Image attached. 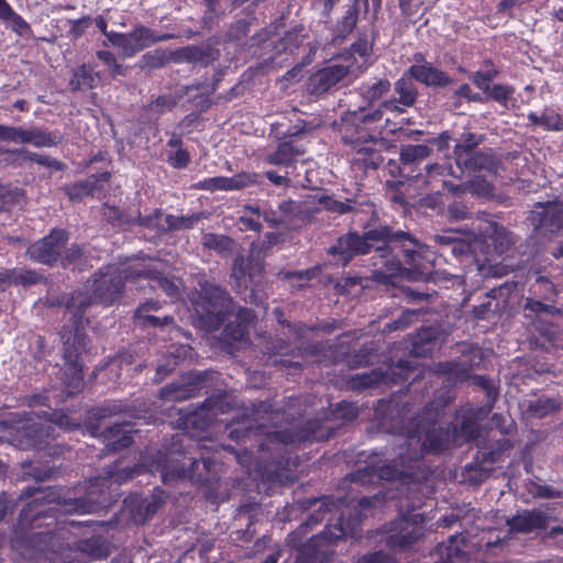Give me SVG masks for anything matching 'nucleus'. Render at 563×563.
Wrapping results in <instances>:
<instances>
[{"label": "nucleus", "instance_id": "f257e3e1", "mask_svg": "<svg viewBox=\"0 0 563 563\" xmlns=\"http://www.w3.org/2000/svg\"><path fill=\"white\" fill-rule=\"evenodd\" d=\"M244 410L242 421L228 426L229 438L238 443H246V440L254 438L262 476L267 481L283 484L295 481L298 466L297 457L289 456L286 445L327 441L334 435L341 424L351 422L358 416L356 406L340 401L333 410L296 427L283 431H267L266 422H272L277 413L273 402L255 401Z\"/></svg>", "mask_w": 563, "mask_h": 563}, {"label": "nucleus", "instance_id": "f03ea898", "mask_svg": "<svg viewBox=\"0 0 563 563\" xmlns=\"http://www.w3.org/2000/svg\"><path fill=\"white\" fill-rule=\"evenodd\" d=\"M30 499L20 510L18 521L13 526L11 545L15 550L33 548L36 543L51 537V529L33 532L43 527L49 528L56 523V506H65L66 511L89 514L101 500L92 497V492L79 498H67L63 487L27 486L23 488L18 501Z\"/></svg>", "mask_w": 563, "mask_h": 563}, {"label": "nucleus", "instance_id": "7ed1b4c3", "mask_svg": "<svg viewBox=\"0 0 563 563\" xmlns=\"http://www.w3.org/2000/svg\"><path fill=\"white\" fill-rule=\"evenodd\" d=\"M30 407H47L40 412L13 411L0 420V431L7 441L20 450L46 451L54 457L63 452L59 444L52 442L57 438V428L75 430L80 423L70 418L63 409L52 408L49 394H34L27 398Z\"/></svg>", "mask_w": 563, "mask_h": 563}, {"label": "nucleus", "instance_id": "20e7f679", "mask_svg": "<svg viewBox=\"0 0 563 563\" xmlns=\"http://www.w3.org/2000/svg\"><path fill=\"white\" fill-rule=\"evenodd\" d=\"M374 415L378 426L386 432L405 438L399 456L402 455L405 461L415 454L419 456V478L423 454H441L450 449L457 431L453 423L437 426L435 418H427L426 412L406 420L405 408L391 399H379Z\"/></svg>", "mask_w": 563, "mask_h": 563}, {"label": "nucleus", "instance_id": "39448f33", "mask_svg": "<svg viewBox=\"0 0 563 563\" xmlns=\"http://www.w3.org/2000/svg\"><path fill=\"white\" fill-rule=\"evenodd\" d=\"M135 268L136 265L133 264L104 265L95 274L91 295L76 290L65 299L64 305L71 314L76 330H79L84 316L92 303L110 307L120 299L125 282L136 280Z\"/></svg>", "mask_w": 563, "mask_h": 563}, {"label": "nucleus", "instance_id": "423d86ee", "mask_svg": "<svg viewBox=\"0 0 563 563\" xmlns=\"http://www.w3.org/2000/svg\"><path fill=\"white\" fill-rule=\"evenodd\" d=\"M529 291L531 296L525 299L523 317L539 335L543 349L555 347L561 332L555 319L563 314L562 309L553 305L558 290L549 278L539 276Z\"/></svg>", "mask_w": 563, "mask_h": 563}, {"label": "nucleus", "instance_id": "0eeeda50", "mask_svg": "<svg viewBox=\"0 0 563 563\" xmlns=\"http://www.w3.org/2000/svg\"><path fill=\"white\" fill-rule=\"evenodd\" d=\"M375 497H361L355 506L346 503L345 498L333 496H321L298 499L296 507L300 511H309L311 514L307 517L306 521L299 526V530L307 532L308 529L321 523L323 520L332 519V525L342 522L344 527L347 526L350 518L360 516V523L355 531H346V536H354L358 532L361 523L365 517L364 510L371 509L375 504Z\"/></svg>", "mask_w": 563, "mask_h": 563}, {"label": "nucleus", "instance_id": "6e6552de", "mask_svg": "<svg viewBox=\"0 0 563 563\" xmlns=\"http://www.w3.org/2000/svg\"><path fill=\"white\" fill-rule=\"evenodd\" d=\"M382 104L368 112L363 110L352 115V121H346L340 129L343 143L357 154L363 155L361 161L366 168L376 169L383 163V156L376 148L379 142L378 135L371 130V124L383 119Z\"/></svg>", "mask_w": 563, "mask_h": 563}, {"label": "nucleus", "instance_id": "1a4fd4ad", "mask_svg": "<svg viewBox=\"0 0 563 563\" xmlns=\"http://www.w3.org/2000/svg\"><path fill=\"white\" fill-rule=\"evenodd\" d=\"M165 484L188 479L201 486H209L217 481V462L212 456L191 455L189 451L170 450L166 459L158 464Z\"/></svg>", "mask_w": 563, "mask_h": 563}, {"label": "nucleus", "instance_id": "9d476101", "mask_svg": "<svg viewBox=\"0 0 563 563\" xmlns=\"http://www.w3.org/2000/svg\"><path fill=\"white\" fill-rule=\"evenodd\" d=\"M377 456V453L372 454L369 463L351 472L347 475L350 482L360 485H372L378 481H398L407 484L419 481V456L417 454L409 456L406 461L402 455H398L383 464H380V461H376L375 457Z\"/></svg>", "mask_w": 563, "mask_h": 563}, {"label": "nucleus", "instance_id": "9b49d317", "mask_svg": "<svg viewBox=\"0 0 563 563\" xmlns=\"http://www.w3.org/2000/svg\"><path fill=\"white\" fill-rule=\"evenodd\" d=\"M263 249H249L246 255L242 249L232 265L231 277L234 279V287L246 302L255 306L263 305L266 300L264 291L265 265L261 256Z\"/></svg>", "mask_w": 563, "mask_h": 563}, {"label": "nucleus", "instance_id": "f8f14e48", "mask_svg": "<svg viewBox=\"0 0 563 563\" xmlns=\"http://www.w3.org/2000/svg\"><path fill=\"white\" fill-rule=\"evenodd\" d=\"M191 303L200 325L208 331L219 330L233 311L229 292L209 282L200 284V290Z\"/></svg>", "mask_w": 563, "mask_h": 563}, {"label": "nucleus", "instance_id": "ddd939ff", "mask_svg": "<svg viewBox=\"0 0 563 563\" xmlns=\"http://www.w3.org/2000/svg\"><path fill=\"white\" fill-rule=\"evenodd\" d=\"M86 341L87 335L76 330L73 338H68L64 343L65 369L63 373V384L67 397H73L84 389L81 354L86 349Z\"/></svg>", "mask_w": 563, "mask_h": 563}, {"label": "nucleus", "instance_id": "4468645a", "mask_svg": "<svg viewBox=\"0 0 563 563\" xmlns=\"http://www.w3.org/2000/svg\"><path fill=\"white\" fill-rule=\"evenodd\" d=\"M477 446L478 450L473 462L466 464L463 472L467 481L474 484L484 483L489 478L493 468L486 465L503 461L505 454L514 448V443L509 439L503 438L493 444H478Z\"/></svg>", "mask_w": 563, "mask_h": 563}, {"label": "nucleus", "instance_id": "2eb2a0df", "mask_svg": "<svg viewBox=\"0 0 563 563\" xmlns=\"http://www.w3.org/2000/svg\"><path fill=\"white\" fill-rule=\"evenodd\" d=\"M225 398L224 394H219L217 396H211L207 398L201 407L198 409L181 415L178 419V426L181 428L185 433L177 434L173 437V445L183 444V441L190 434V437L198 435L200 432H205L209 429L211 423V418L209 413H217V410H221L223 405V399Z\"/></svg>", "mask_w": 563, "mask_h": 563}, {"label": "nucleus", "instance_id": "dca6fc26", "mask_svg": "<svg viewBox=\"0 0 563 563\" xmlns=\"http://www.w3.org/2000/svg\"><path fill=\"white\" fill-rule=\"evenodd\" d=\"M465 161H467L465 164L456 165L459 173L451 165L430 164L426 166L427 174L430 177L433 175H450L461 178L465 172L473 174H496L498 172L499 162L490 150L476 152Z\"/></svg>", "mask_w": 563, "mask_h": 563}, {"label": "nucleus", "instance_id": "f3484780", "mask_svg": "<svg viewBox=\"0 0 563 563\" xmlns=\"http://www.w3.org/2000/svg\"><path fill=\"white\" fill-rule=\"evenodd\" d=\"M174 38L173 34H157L146 26H137L130 33H113L109 35V42L122 51L123 56L131 57L146 47Z\"/></svg>", "mask_w": 563, "mask_h": 563}, {"label": "nucleus", "instance_id": "a211bd4d", "mask_svg": "<svg viewBox=\"0 0 563 563\" xmlns=\"http://www.w3.org/2000/svg\"><path fill=\"white\" fill-rule=\"evenodd\" d=\"M210 374L208 372H189L180 376V379L164 386L159 397L167 401H183L200 395L207 388Z\"/></svg>", "mask_w": 563, "mask_h": 563}, {"label": "nucleus", "instance_id": "6ab92c4d", "mask_svg": "<svg viewBox=\"0 0 563 563\" xmlns=\"http://www.w3.org/2000/svg\"><path fill=\"white\" fill-rule=\"evenodd\" d=\"M167 498L162 487H155L150 496H130L125 499L131 520L135 525H144L162 508Z\"/></svg>", "mask_w": 563, "mask_h": 563}, {"label": "nucleus", "instance_id": "aec40b11", "mask_svg": "<svg viewBox=\"0 0 563 563\" xmlns=\"http://www.w3.org/2000/svg\"><path fill=\"white\" fill-rule=\"evenodd\" d=\"M351 66L331 64L312 74L307 81L310 95L321 96L335 88L349 74Z\"/></svg>", "mask_w": 563, "mask_h": 563}, {"label": "nucleus", "instance_id": "412c9836", "mask_svg": "<svg viewBox=\"0 0 563 563\" xmlns=\"http://www.w3.org/2000/svg\"><path fill=\"white\" fill-rule=\"evenodd\" d=\"M208 213L197 212L189 216H164L161 210H156L153 216H148L142 220V224L146 227H158L164 232L190 230L198 225L202 219H207Z\"/></svg>", "mask_w": 563, "mask_h": 563}, {"label": "nucleus", "instance_id": "4be33fe9", "mask_svg": "<svg viewBox=\"0 0 563 563\" xmlns=\"http://www.w3.org/2000/svg\"><path fill=\"white\" fill-rule=\"evenodd\" d=\"M538 233L563 229V202H548L536 206L529 217Z\"/></svg>", "mask_w": 563, "mask_h": 563}, {"label": "nucleus", "instance_id": "5701e85b", "mask_svg": "<svg viewBox=\"0 0 563 563\" xmlns=\"http://www.w3.org/2000/svg\"><path fill=\"white\" fill-rule=\"evenodd\" d=\"M423 537L421 526L401 519L395 522L394 532L386 537V547L393 551H408Z\"/></svg>", "mask_w": 563, "mask_h": 563}, {"label": "nucleus", "instance_id": "b1692460", "mask_svg": "<svg viewBox=\"0 0 563 563\" xmlns=\"http://www.w3.org/2000/svg\"><path fill=\"white\" fill-rule=\"evenodd\" d=\"M394 92L397 97L383 101L382 107L400 113L404 108L413 107L419 97L418 88L407 71L394 84Z\"/></svg>", "mask_w": 563, "mask_h": 563}, {"label": "nucleus", "instance_id": "393cba45", "mask_svg": "<svg viewBox=\"0 0 563 563\" xmlns=\"http://www.w3.org/2000/svg\"><path fill=\"white\" fill-rule=\"evenodd\" d=\"M551 517L541 509H525L507 520L510 532L531 533L536 530H545Z\"/></svg>", "mask_w": 563, "mask_h": 563}, {"label": "nucleus", "instance_id": "a878e982", "mask_svg": "<svg viewBox=\"0 0 563 563\" xmlns=\"http://www.w3.org/2000/svg\"><path fill=\"white\" fill-rule=\"evenodd\" d=\"M405 260L412 266V278L420 279L432 274L438 256L433 249H405Z\"/></svg>", "mask_w": 563, "mask_h": 563}, {"label": "nucleus", "instance_id": "bb28decb", "mask_svg": "<svg viewBox=\"0 0 563 563\" xmlns=\"http://www.w3.org/2000/svg\"><path fill=\"white\" fill-rule=\"evenodd\" d=\"M365 241H372L376 243H384L385 246L388 244H404L406 242L416 246H426L424 244L419 245L416 238L406 231L394 230L387 225H379L367 230L363 234Z\"/></svg>", "mask_w": 563, "mask_h": 563}, {"label": "nucleus", "instance_id": "cd10ccee", "mask_svg": "<svg viewBox=\"0 0 563 563\" xmlns=\"http://www.w3.org/2000/svg\"><path fill=\"white\" fill-rule=\"evenodd\" d=\"M90 418L95 420H103L112 417H123L129 419L139 418L135 406L129 400H111L89 410Z\"/></svg>", "mask_w": 563, "mask_h": 563}, {"label": "nucleus", "instance_id": "c85d7f7f", "mask_svg": "<svg viewBox=\"0 0 563 563\" xmlns=\"http://www.w3.org/2000/svg\"><path fill=\"white\" fill-rule=\"evenodd\" d=\"M407 74L413 79L429 87H445L452 79L431 63L416 64L408 68Z\"/></svg>", "mask_w": 563, "mask_h": 563}, {"label": "nucleus", "instance_id": "c756f323", "mask_svg": "<svg viewBox=\"0 0 563 563\" xmlns=\"http://www.w3.org/2000/svg\"><path fill=\"white\" fill-rule=\"evenodd\" d=\"M134 273L136 280H146V286L151 289H159L170 299H177L180 296L178 285L173 279L163 276L162 273L150 268H139L137 266Z\"/></svg>", "mask_w": 563, "mask_h": 563}, {"label": "nucleus", "instance_id": "7c9ffc66", "mask_svg": "<svg viewBox=\"0 0 563 563\" xmlns=\"http://www.w3.org/2000/svg\"><path fill=\"white\" fill-rule=\"evenodd\" d=\"M253 183L247 174H238L232 177L217 176L206 178L192 185V188L208 191L217 190H240Z\"/></svg>", "mask_w": 563, "mask_h": 563}, {"label": "nucleus", "instance_id": "2f4dec72", "mask_svg": "<svg viewBox=\"0 0 563 563\" xmlns=\"http://www.w3.org/2000/svg\"><path fill=\"white\" fill-rule=\"evenodd\" d=\"M372 2L376 8L380 7V0H372ZM362 5L364 12H366L368 0H351V4L347 5L343 16L335 24L336 37L343 40L353 32L357 24Z\"/></svg>", "mask_w": 563, "mask_h": 563}, {"label": "nucleus", "instance_id": "473e14b6", "mask_svg": "<svg viewBox=\"0 0 563 563\" xmlns=\"http://www.w3.org/2000/svg\"><path fill=\"white\" fill-rule=\"evenodd\" d=\"M484 246H511L516 244L514 234L494 221H487L479 229Z\"/></svg>", "mask_w": 563, "mask_h": 563}, {"label": "nucleus", "instance_id": "72a5a7b5", "mask_svg": "<svg viewBox=\"0 0 563 563\" xmlns=\"http://www.w3.org/2000/svg\"><path fill=\"white\" fill-rule=\"evenodd\" d=\"M100 437L106 442L104 451L107 453H117L133 443L132 431L123 429L122 424L118 423L106 428Z\"/></svg>", "mask_w": 563, "mask_h": 563}, {"label": "nucleus", "instance_id": "f704fd0d", "mask_svg": "<svg viewBox=\"0 0 563 563\" xmlns=\"http://www.w3.org/2000/svg\"><path fill=\"white\" fill-rule=\"evenodd\" d=\"M23 144H30L34 147H56L64 142V135L59 131H49L41 126H30L25 129Z\"/></svg>", "mask_w": 563, "mask_h": 563}, {"label": "nucleus", "instance_id": "c9c22d12", "mask_svg": "<svg viewBox=\"0 0 563 563\" xmlns=\"http://www.w3.org/2000/svg\"><path fill=\"white\" fill-rule=\"evenodd\" d=\"M41 276L34 271L23 268L3 269L0 272V291L11 286H32L40 282Z\"/></svg>", "mask_w": 563, "mask_h": 563}, {"label": "nucleus", "instance_id": "e433bc0d", "mask_svg": "<svg viewBox=\"0 0 563 563\" xmlns=\"http://www.w3.org/2000/svg\"><path fill=\"white\" fill-rule=\"evenodd\" d=\"M438 331L433 327H422L411 336V352L416 356H429L435 349Z\"/></svg>", "mask_w": 563, "mask_h": 563}, {"label": "nucleus", "instance_id": "4c0bfd02", "mask_svg": "<svg viewBox=\"0 0 563 563\" xmlns=\"http://www.w3.org/2000/svg\"><path fill=\"white\" fill-rule=\"evenodd\" d=\"M23 197V190L0 185V228L13 221L12 209Z\"/></svg>", "mask_w": 563, "mask_h": 563}, {"label": "nucleus", "instance_id": "58836bf2", "mask_svg": "<svg viewBox=\"0 0 563 563\" xmlns=\"http://www.w3.org/2000/svg\"><path fill=\"white\" fill-rule=\"evenodd\" d=\"M485 141V135L473 132L461 134L453 150L455 164H465L470 156L474 155L476 147Z\"/></svg>", "mask_w": 563, "mask_h": 563}, {"label": "nucleus", "instance_id": "ea45409f", "mask_svg": "<svg viewBox=\"0 0 563 563\" xmlns=\"http://www.w3.org/2000/svg\"><path fill=\"white\" fill-rule=\"evenodd\" d=\"M180 98L183 95H159L144 106V115L148 121H157L164 113L173 111Z\"/></svg>", "mask_w": 563, "mask_h": 563}, {"label": "nucleus", "instance_id": "a19ab883", "mask_svg": "<svg viewBox=\"0 0 563 563\" xmlns=\"http://www.w3.org/2000/svg\"><path fill=\"white\" fill-rule=\"evenodd\" d=\"M143 471V466L135 464L133 466H126V467H119V462H114L112 465H109L107 468H104V476L102 478L96 477L95 484L97 485L100 481L107 482L111 481L115 484H122L130 479H133L135 476L140 475Z\"/></svg>", "mask_w": 563, "mask_h": 563}, {"label": "nucleus", "instance_id": "79ce46f5", "mask_svg": "<svg viewBox=\"0 0 563 563\" xmlns=\"http://www.w3.org/2000/svg\"><path fill=\"white\" fill-rule=\"evenodd\" d=\"M307 37L308 34L305 27L302 25H296L285 32L284 36L275 44L274 49L276 54H295Z\"/></svg>", "mask_w": 563, "mask_h": 563}, {"label": "nucleus", "instance_id": "37998d69", "mask_svg": "<svg viewBox=\"0 0 563 563\" xmlns=\"http://www.w3.org/2000/svg\"><path fill=\"white\" fill-rule=\"evenodd\" d=\"M302 151L295 146L291 142H283L277 148L265 157V162L271 165L290 166L292 165Z\"/></svg>", "mask_w": 563, "mask_h": 563}, {"label": "nucleus", "instance_id": "c03bdc74", "mask_svg": "<svg viewBox=\"0 0 563 563\" xmlns=\"http://www.w3.org/2000/svg\"><path fill=\"white\" fill-rule=\"evenodd\" d=\"M100 76L89 65H81L73 70L69 87L73 91L92 89L97 86Z\"/></svg>", "mask_w": 563, "mask_h": 563}, {"label": "nucleus", "instance_id": "a18cd8bd", "mask_svg": "<svg viewBox=\"0 0 563 563\" xmlns=\"http://www.w3.org/2000/svg\"><path fill=\"white\" fill-rule=\"evenodd\" d=\"M473 384L485 393V402L482 407L478 408V411H481L483 416H488L498 399V387L496 386L494 379L483 375H475L473 377Z\"/></svg>", "mask_w": 563, "mask_h": 563}, {"label": "nucleus", "instance_id": "49530a36", "mask_svg": "<svg viewBox=\"0 0 563 563\" xmlns=\"http://www.w3.org/2000/svg\"><path fill=\"white\" fill-rule=\"evenodd\" d=\"M390 81L383 78L371 84H363L360 88V95L367 104L380 100L390 90Z\"/></svg>", "mask_w": 563, "mask_h": 563}, {"label": "nucleus", "instance_id": "de8ad7c7", "mask_svg": "<svg viewBox=\"0 0 563 563\" xmlns=\"http://www.w3.org/2000/svg\"><path fill=\"white\" fill-rule=\"evenodd\" d=\"M435 242L440 244H455V246H472L474 243H477V236L471 232L451 229L435 235Z\"/></svg>", "mask_w": 563, "mask_h": 563}, {"label": "nucleus", "instance_id": "09e8293b", "mask_svg": "<svg viewBox=\"0 0 563 563\" xmlns=\"http://www.w3.org/2000/svg\"><path fill=\"white\" fill-rule=\"evenodd\" d=\"M384 380V374L380 371L372 369L371 372L355 374L347 380L352 390L361 391L366 388L376 386Z\"/></svg>", "mask_w": 563, "mask_h": 563}, {"label": "nucleus", "instance_id": "8fccbe9b", "mask_svg": "<svg viewBox=\"0 0 563 563\" xmlns=\"http://www.w3.org/2000/svg\"><path fill=\"white\" fill-rule=\"evenodd\" d=\"M485 417L486 416H483V413L478 411V408L474 412L463 416L460 424V431L467 442L479 438L481 426L478 421Z\"/></svg>", "mask_w": 563, "mask_h": 563}, {"label": "nucleus", "instance_id": "3c124183", "mask_svg": "<svg viewBox=\"0 0 563 563\" xmlns=\"http://www.w3.org/2000/svg\"><path fill=\"white\" fill-rule=\"evenodd\" d=\"M400 162L402 165H412L419 163L431 154V148L424 144L402 145L400 148Z\"/></svg>", "mask_w": 563, "mask_h": 563}, {"label": "nucleus", "instance_id": "603ef678", "mask_svg": "<svg viewBox=\"0 0 563 563\" xmlns=\"http://www.w3.org/2000/svg\"><path fill=\"white\" fill-rule=\"evenodd\" d=\"M99 178L96 175L80 180L67 188V195L70 200H80L84 197L92 196L98 189Z\"/></svg>", "mask_w": 563, "mask_h": 563}, {"label": "nucleus", "instance_id": "864d4df0", "mask_svg": "<svg viewBox=\"0 0 563 563\" xmlns=\"http://www.w3.org/2000/svg\"><path fill=\"white\" fill-rule=\"evenodd\" d=\"M78 548L82 553L88 554L92 559H106L109 555L108 545L100 537L81 540Z\"/></svg>", "mask_w": 563, "mask_h": 563}, {"label": "nucleus", "instance_id": "5fc2aeb1", "mask_svg": "<svg viewBox=\"0 0 563 563\" xmlns=\"http://www.w3.org/2000/svg\"><path fill=\"white\" fill-rule=\"evenodd\" d=\"M220 57V52L208 45H191V63L203 67L211 65Z\"/></svg>", "mask_w": 563, "mask_h": 563}, {"label": "nucleus", "instance_id": "6e6d98bb", "mask_svg": "<svg viewBox=\"0 0 563 563\" xmlns=\"http://www.w3.org/2000/svg\"><path fill=\"white\" fill-rule=\"evenodd\" d=\"M528 119L532 125L543 126L545 130L550 131H560L563 130V120L561 117L553 112H543L541 115L537 113H529Z\"/></svg>", "mask_w": 563, "mask_h": 563}, {"label": "nucleus", "instance_id": "4d7b16f0", "mask_svg": "<svg viewBox=\"0 0 563 563\" xmlns=\"http://www.w3.org/2000/svg\"><path fill=\"white\" fill-rule=\"evenodd\" d=\"M22 470L24 476L32 478L36 482H44L49 479L55 474V467H51L47 465H40L32 461H25L22 463Z\"/></svg>", "mask_w": 563, "mask_h": 563}, {"label": "nucleus", "instance_id": "13d9d810", "mask_svg": "<svg viewBox=\"0 0 563 563\" xmlns=\"http://www.w3.org/2000/svg\"><path fill=\"white\" fill-rule=\"evenodd\" d=\"M437 372L459 382H464L468 377V368L457 361L439 362L437 364Z\"/></svg>", "mask_w": 563, "mask_h": 563}, {"label": "nucleus", "instance_id": "bf43d9fd", "mask_svg": "<svg viewBox=\"0 0 563 563\" xmlns=\"http://www.w3.org/2000/svg\"><path fill=\"white\" fill-rule=\"evenodd\" d=\"M560 408V402L554 398H539L530 402L528 411L534 417H545L549 413L556 411Z\"/></svg>", "mask_w": 563, "mask_h": 563}, {"label": "nucleus", "instance_id": "052dcab7", "mask_svg": "<svg viewBox=\"0 0 563 563\" xmlns=\"http://www.w3.org/2000/svg\"><path fill=\"white\" fill-rule=\"evenodd\" d=\"M273 314L275 316L277 322L289 329V332L296 336V339H302L306 334V324L302 322L292 323L285 319L284 310L279 307L274 308Z\"/></svg>", "mask_w": 563, "mask_h": 563}, {"label": "nucleus", "instance_id": "680f3d73", "mask_svg": "<svg viewBox=\"0 0 563 563\" xmlns=\"http://www.w3.org/2000/svg\"><path fill=\"white\" fill-rule=\"evenodd\" d=\"M527 490L534 498H560L562 497L561 492L556 490L552 486L541 485L533 481H530L527 485Z\"/></svg>", "mask_w": 563, "mask_h": 563}, {"label": "nucleus", "instance_id": "e2e57ef3", "mask_svg": "<svg viewBox=\"0 0 563 563\" xmlns=\"http://www.w3.org/2000/svg\"><path fill=\"white\" fill-rule=\"evenodd\" d=\"M372 249H328V253L346 266L356 255L368 254Z\"/></svg>", "mask_w": 563, "mask_h": 563}, {"label": "nucleus", "instance_id": "0e129e2a", "mask_svg": "<svg viewBox=\"0 0 563 563\" xmlns=\"http://www.w3.org/2000/svg\"><path fill=\"white\" fill-rule=\"evenodd\" d=\"M318 202L323 209L339 214H344L352 210V206L349 202L339 201L325 195L319 197Z\"/></svg>", "mask_w": 563, "mask_h": 563}, {"label": "nucleus", "instance_id": "69168bd1", "mask_svg": "<svg viewBox=\"0 0 563 563\" xmlns=\"http://www.w3.org/2000/svg\"><path fill=\"white\" fill-rule=\"evenodd\" d=\"M179 361V355L169 353L166 361L163 364L157 365L154 380L162 382L178 366Z\"/></svg>", "mask_w": 563, "mask_h": 563}, {"label": "nucleus", "instance_id": "338daca9", "mask_svg": "<svg viewBox=\"0 0 563 563\" xmlns=\"http://www.w3.org/2000/svg\"><path fill=\"white\" fill-rule=\"evenodd\" d=\"M417 314H418V312L416 310L408 309V310L404 311L398 319L386 323L385 331L393 332V331L404 330V329L408 328L412 323V321L417 317Z\"/></svg>", "mask_w": 563, "mask_h": 563}, {"label": "nucleus", "instance_id": "774afa93", "mask_svg": "<svg viewBox=\"0 0 563 563\" xmlns=\"http://www.w3.org/2000/svg\"><path fill=\"white\" fill-rule=\"evenodd\" d=\"M416 368L411 360L400 358L393 367L391 373L397 376V382L404 383L410 378V373Z\"/></svg>", "mask_w": 563, "mask_h": 563}]
</instances>
